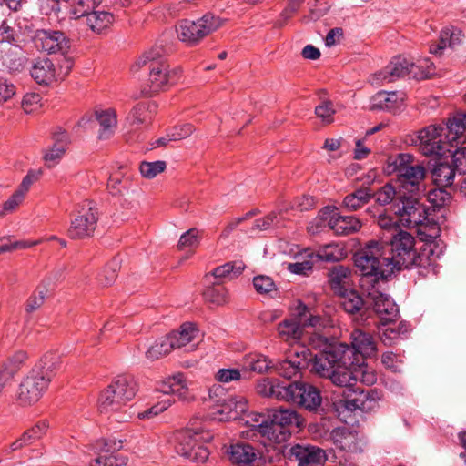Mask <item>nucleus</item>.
Segmentation results:
<instances>
[{"mask_svg":"<svg viewBox=\"0 0 466 466\" xmlns=\"http://www.w3.org/2000/svg\"><path fill=\"white\" fill-rule=\"evenodd\" d=\"M198 231L196 228H190L185 232L178 241V248H194L198 245Z\"/></svg>","mask_w":466,"mask_h":466,"instance_id":"e2e57ef3","label":"nucleus"},{"mask_svg":"<svg viewBox=\"0 0 466 466\" xmlns=\"http://www.w3.org/2000/svg\"><path fill=\"white\" fill-rule=\"evenodd\" d=\"M35 45L38 49L48 54H63L69 48V42L65 34L54 30H37Z\"/></svg>","mask_w":466,"mask_h":466,"instance_id":"b1692460","label":"nucleus"},{"mask_svg":"<svg viewBox=\"0 0 466 466\" xmlns=\"http://www.w3.org/2000/svg\"><path fill=\"white\" fill-rule=\"evenodd\" d=\"M48 428V424L46 421H39L31 429L24 432L25 438L31 444L34 441L42 438L43 435L46 434Z\"/></svg>","mask_w":466,"mask_h":466,"instance_id":"680f3d73","label":"nucleus"},{"mask_svg":"<svg viewBox=\"0 0 466 466\" xmlns=\"http://www.w3.org/2000/svg\"><path fill=\"white\" fill-rule=\"evenodd\" d=\"M102 0H79L78 4L81 6H85L86 5V8H84L80 11L79 16H85L86 25L89 28L97 34L102 33L103 31L109 28L115 21L114 15L112 13L105 10H92L95 5L100 4Z\"/></svg>","mask_w":466,"mask_h":466,"instance_id":"412c9836","label":"nucleus"},{"mask_svg":"<svg viewBox=\"0 0 466 466\" xmlns=\"http://www.w3.org/2000/svg\"><path fill=\"white\" fill-rule=\"evenodd\" d=\"M355 373H358V380L366 385H373L377 381L376 372L366 365L355 366Z\"/></svg>","mask_w":466,"mask_h":466,"instance_id":"052dcab7","label":"nucleus"},{"mask_svg":"<svg viewBox=\"0 0 466 466\" xmlns=\"http://www.w3.org/2000/svg\"><path fill=\"white\" fill-rule=\"evenodd\" d=\"M352 356L355 352L362 356H372L377 349L372 335L363 329H355L350 334Z\"/></svg>","mask_w":466,"mask_h":466,"instance_id":"c756f323","label":"nucleus"},{"mask_svg":"<svg viewBox=\"0 0 466 466\" xmlns=\"http://www.w3.org/2000/svg\"><path fill=\"white\" fill-rule=\"evenodd\" d=\"M309 344L312 348L321 349L319 353L314 356L309 351L310 370L320 377L327 378L336 370L339 363H348L349 356L352 355V350L344 343L328 344L327 338L313 334L309 338Z\"/></svg>","mask_w":466,"mask_h":466,"instance_id":"20e7f679","label":"nucleus"},{"mask_svg":"<svg viewBox=\"0 0 466 466\" xmlns=\"http://www.w3.org/2000/svg\"><path fill=\"white\" fill-rule=\"evenodd\" d=\"M335 112L332 103L329 100L323 101L315 108L317 116L325 123H331L333 121Z\"/></svg>","mask_w":466,"mask_h":466,"instance_id":"13d9d810","label":"nucleus"},{"mask_svg":"<svg viewBox=\"0 0 466 466\" xmlns=\"http://www.w3.org/2000/svg\"><path fill=\"white\" fill-rule=\"evenodd\" d=\"M242 367L244 370L263 374L272 370L274 363L267 356L261 353L253 352L244 357Z\"/></svg>","mask_w":466,"mask_h":466,"instance_id":"4c0bfd02","label":"nucleus"},{"mask_svg":"<svg viewBox=\"0 0 466 466\" xmlns=\"http://www.w3.org/2000/svg\"><path fill=\"white\" fill-rule=\"evenodd\" d=\"M417 196L411 194V196L406 197L400 191L395 207V213L399 216L400 222L409 228L421 225L428 217V209L420 202Z\"/></svg>","mask_w":466,"mask_h":466,"instance_id":"dca6fc26","label":"nucleus"},{"mask_svg":"<svg viewBox=\"0 0 466 466\" xmlns=\"http://www.w3.org/2000/svg\"><path fill=\"white\" fill-rule=\"evenodd\" d=\"M198 333L196 326L192 323H184L181 325L180 329L173 331L167 337L170 343L174 344V349H181L189 347L187 350L194 349V345H190L195 340Z\"/></svg>","mask_w":466,"mask_h":466,"instance_id":"c9c22d12","label":"nucleus"},{"mask_svg":"<svg viewBox=\"0 0 466 466\" xmlns=\"http://www.w3.org/2000/svg\"><path fill=\"white\" fill-rule=\"evenodd\" d=\"M41 96L36 93H27L24 96L21 106L26 114L34 113L41 106Z\"/></svg>","mask_w":466,"mask_h":466,"instance_id":"5fc2aeb1","label":"nucleus"},{"mask_svg":"<svg viewBox=\"0 0 466 466\" xmlns=\"http://www.w3.org/2000/svg\"><path fill=\"white\" fill-rule=\"evenodd\" d=\"M135 380L127 375L117 376L100 394L98 409L101 413L120 410L137 393Z\"/></svg>","mask_w":466,"mask_h":466,"instance_id":"6e6552de","label":"nucleus"},{"mask_svg":"<svg viewBox=\"0 0 466 466\" xmlns=\"http://www.w3.org/2000/svg\"><path fill=\"white\" fill-rule=\"evenodd\" d=\"M341 258V249L334 244L326 245L318 252L307 248L298 255L296 262L288 265V269L294 274L306 275L318 261H338Z\"/></svg>","mask_w":466,"mask_h":466,"instance_id":"4468645a","label":"nucleus"},{"mask_svg":"<svg viewBox=\"0 0 466 466\" xmlns=\"http://www.w3.org/2000/svg\"><path fill=\"white\" fill-rule=\"evenodd\" d=\"M165 50L161 46H156L146 52L138 58V66L148 64L150 87L153 92H158L166 86L174 84L180 74L179 68L168 69V65L164 59Z\"/></svg>","mask_w":466,"mask_h":466,"instance_id":"0eeeda50","label":"nucleus"},{"mask_svg":"<svg viewBox=\"0 0 466 466\" xmlns=\"http://www.w3.org/2000/svg\"><path fill=\"white\" fill-rule=\"evenodd\" d=\"M172 350H174V344L170 343L168 338L166 336L156 340L147 350L146 357L149 360H157L167 355Z\"/></svg>","mask_w":466,"mask_h":466,"instance_id":"09e8293b","label":"nucleus"},{"mask_svg":"<svg viewBox=\"0 0 466 466\" xmlns=\"http://www.w3.org/2000/svg\"><path fill=\"white\" fill-rule=\"evenodd\" d=\"M41 176V171L39 170H30L26 174V176L23 178L22 182L18 186V187L15 189L19 193H22L24 197H26L27 193L29 192L31 187L38 181Z\"/></svg>","mask_w":466,"mask_h":466,"instance_id":"bf43d9fd","label":"nucleus"},{"mask_svg":"<svg viewBox=\"0 0 466 466\" xmlns=\"http://www.w3.org/2000/svg\"><path fill=\"white\" fill-rule=\"evenodd\" d=\"M70 143L69 134L65 129L56 127L52 133V145L46 149L44 154V160L47 167H53L62 160Z\"/></svg>","mask_w":466,"mask_h":466,"instance_id":"393cba45","label":"nucleus"},{"mask_svg":"<svg viewBox=\"0 0 466 466\" xmlns=\"http://www.w3.org/2000/svg\"><path fill=\"white\" fill-rule=\"evenodd\" d=\"M290 455L298 461V466H320L326 461L325 451L312 445H294Z\"/></svg>","mask_w":466,"mask_h":466,"instance_id":"a878e982","label":"nucleus"},{"mask_svg":"<svg viewBox=\"0 0 466 466\" xmlns=\"http://www.w3.org/2000/svg\"><path fill=\"white\" fill-rule=\"evenodd\" d=\"M285 401L291 402L308 410H316L322 402L319 390L313 385L302 381L288 383Z\"/></svg>","mask_w":466,"mask_h":466,"instance_id":"f3484780","label":"nucleus"},{"mask_svg":"<svg viewBox=\"0 0 466 466\" xmlns=\"http://www.w3.org/2000/svg\"><path fill=\"white\" fill-rule=\"evenodd\" d=\"M58 364L56 354L45 355L19 384L15 394L17 403L21 406L36 403L56 376Z\"/></svg>","mask_w":466,"mask_h":466,"instance_id":"f03ea898","label":"nucleus"},{"mask_svg":"<svg viewBox=\"0 0 466 466\" xmlns=\"http://www.w3.org/2000/svg\"><path fill=\"white\" fill-rule=\"evenodd\" d=\"M213 439V434L206 429L199 419H193L187 428L177 435L176 451L178 455L194 462H205L209 456V450L205 443Z\"/></svg>","mask_w":466,"mask_h":466,"instance_id":"39448f33","label":"nucleus"},{"mask_svg":"<svg viewBox=\"0 0 466 466\" xmlns=\"http://www.w3.org/2000/svg\"><path fill=\"white\" fill-rule=\"evenodd\" d=\"M456 172L452 165L440 161L432 169L433 181L439 187H450L454 181Z\"/></svg>","mask_w":466,"mask_h":466,"instance_id":"79ce46f5","label":"nucleus"},{"mask_svg":"<svg viewBox=\"0 0 466 466\" xmlns=\"http://www.w3.org/2000/svg\"><path fill=\"white\" fill-rule=\"evenodd\" d=\"M372 194L368 188H360L348 194L342 200V207L347 211H356L364 207L371 198Z\"/></svg>","mask_w":466,"mask_h":466,"instance_id":"c03bdc74","label":"nucleus"},{"mask_svg":"<svg viewBox=\"0 0 466 466\" xmlns=\"http://www.w3.org/2000/svg\"><path fill=\"white\" fill-rule=\"evenodd\" d=\"M244 415L246 417L244 419L245 423L249 427L248 431L249 437L258 439L264 445L282 442L285 434L280 433L275 437L273 436L274 430H271L269 411L268 414L252 411Z\"/></svg>","mask_w":466,"mask_h":466,"instance_id":"6ab92c4d","label":"nucleus"},{"mask_svg":"<svg viewBox=\"0 0 466 466\" xmlns=\"http://www.w3.org/2000/svg\"><path fill=\"white\" fill-rule=\"evenodd\" d=\"M321 322L319 316L312 315L305 305H300L294 319H285L278 324V337L289 345L298 344L302 340L306 328L319 327Z\"/></svg>","mask_w":466,"mask_h":466,"instance_id":"9d476101","label":"nucleus"},{"mask_svg":"<svg viewBox=\"0 0 466 466\" xmlns=\"http://www.w3.org/2000/svg\"><path fill=\"white\" fill-rule=\"evenodd\" d=\"M331 437L336 447L340 450L354 451L356 448V435L346 429L333 430Z\"/></svg>","mask_w":466,"mask_h":466,"instance_id":"a18cd8bd","label":"nucleus"},{"mask_svg":"<svg viewBox=\"0 0 466 466\" xmlns=\"http://www.w3.org/2000/svg\"><path fill=\"white\" fill-rule=\"evenodd\" d=\"M287 388L288 383L280 382L277 379L264 378L258 382L256 390L263 397L285 401L286 395L282 392L287 391Z\"/></svg>","mask_w":466,"mask_h":466,"instance_id":"e433bc0d","label":"nucleus"},{"mask_svg":"<svg viewBox=\"0 0 466 466\" xmlns=\"http://www.w3.org/2000/svg\"><path fill=\"white\" fill-rule=\"evenodd\" d=\"M223 23L220 17L209 13L197 21L184 20L177 28V36L181 41L193 45L220 28Z\"/></svg>","mask_w":466,"mask_h":466,"instance_id":"9b49d317","label":"nucleus"},{"mask_svg":"<svg viewBox=\"0 0 466 466\" xmlns=\"http://www.w3.org/2000/svg\"><path fill=\"white\" fill-rule=\"evenodd\" d=\"M329 378L331 382L341 388H345L348 391L354 389L358 381V373H355V365L352 360V355L349 356L348 363H339L337 365L336 370H334Z\"/></svg>","mask_w":466,"mask_h":466,"instance_id":"bb28decb","label":"nucleus"},{"mask_svg":"<svg viewBox=\"0 0 466 466\" xmlns=\"http://www.w3.org/2000/svg\"><path fill=\"white\" fill-rule=\"evenodd\" d=\"M351 272L343 266H335L329 273L331 289L339 296H345L350 289Z\"/></svg>","mask_w":466,"mask_h":466,"instance_id":"f704fd0d","label":"nucleus"},{"mask_svg":"<svg viewBox=\"0 0 466 466\" xmlns=\"http://www.w3.org/2000/svg\"><path fill=\"white\" fill-rule=\"evenodd\" d=\"M96 118L100 125L98 138L105 140L113 136L116 127V115L112 109L96 111Z\"/></svg>","mask_w":466,"mask_h":466,"instance_id":"a19ab883","label":"nucleus"},{"mask_svg":"<svg viewBox=\"0 0 466 466\" xmlns=\"http://www.w3.org/2000/svg\"><path fill=\"white\" fill-rule=\"evenodd\" d=\"M46 298V290L45 289H38L35 291V293L28 299L26 303V310L28 312H32L37 309H39Z\"/></svg>","mask_w":466,"mask_h":466,"instance_id":"774afa93","label":"nucleus"},{"mask_svg":"<svg viewBox=\"0 0 466 466\" xmlns=\"http://www.w3.org/2000/svg\"><path fill=\"white\" fill-rule=\"evenodd\" d=\"M98 221V210L89 201H85L71 218L67 235L72 239L93 237Z\"/></svg>","mask_w":466,"mask_h":466,"instance_id":"2eb2a0df","label":"nucleus"},{"mask_svg":"<svg viewBox=\"0 0 466 466\" xmlns=\"http://www.w3.org/2000/svg\"><path fill=\"white\" fill-rule=\"evenodd\" d=\"M157 390L164 394H175L183 400H189L193 398L189 393L187 382L182 373H177L162 380L158 384Z\"/></svg>","mask_w":466,"mask_h":466,"instance_id":"cd10ccee","label":"nucleus"},{"mask_svg":"<svg viewBox=\"0 0 466 466\" xmlns=\"http://www.w3.org/2000/svg\"><path fill=\"white\" fill-rule=\"evenodd\" d=\"M336 211V208L325 207L319 213L316 228H314V223H311L308 228L309 231L315 234L319 231L318 228L325 224L337 235H350L361 228L362 224L359 218L353 216H341Z\"/></svg>","mask_w":466,"mask_h":466,"instance_id":"f8f14e48","label":"nucleus"},{"mask_svg":"<svg viewBox=\"0 0 466 466\" xmlns=\"http://www.w3.org/2000/svg\"><path fill=\"white\" fill-rule=\"evenodd\" d=\"M415 242L411 234L402 230L394 234L389 242L383 241L387 258L394 272L403 268H426L431 264L428 255L417 253L414 248Z\"/></svg>","mask_w":466,"mask_h":466,"instance_id":"7ed1b4c3","label":"nucleus"},{"mask_svg":"<svg viewBox=\"0 0 466 466\" xmlns=\"http://www.w3.org/2000/svg\"><path fill=\"white\" fill-rule=\"evenodd\" d=\"M416 146L420 153L426 157H441L450 153V143L444 136V127L431 125L418 132Z\"/></svg>","mask_w":466,"mask_h":466,"instance_id":"ddd939ff","label":"nucleus"},{"mask_svg":"<svg viewBox=\"0 0 466 466\" xmlns=\"http://www.w3.org/2000/svg\"><path fill=\"white\" fill-rule=\"evenodd\" d=\"M309 350L304 347L299 348L294 351V355L274 363L273 370L280 376L291 379L296 376L300 370L308 368L309 365Z\"/></svg>","mask_w":466,"mask_h":466,"instance_id":"5701e85b","label":"nucleus"},{"mask_svg":"<svg viewBox=\"0 0 466 466\" xmlns=\"http://www.w3.org/2000/svg\"><path fill=\"white\" fill-rule=\"evenodd\" d=\"M462 33L460 29L454 27H447L441 31L439 42L430 46V53L441 56L447 47L455 48L461 45L462 40Z\"/></svg>","mask_w":466,"mask_h":466,"instance_id":"2f4dec72","label":"nucleus"},{"mask_svg":"<svg viewBox=\"0 0 466 466\" xmlns=\"http://www.w3.org/2000/svg\"><path fill=\"white\" fill-rule=\"evenodd\" d=\"M167 164L165 161L157 160L154 162L144 161L140 164L139 170L143 177L152 179L158 174L165 171Z\"/></svg>","mask_w":466,"mask_h":466,"instance_id":"8fccbe9b","label":"nucleus"},{"mask_svg":"<svg viewBox=\"0 0 466 466\" xmlns=\"http://www.w3.org/2000/svg\"><path fill=\"white\" fill-rule=\"evenodd\" d=\"M366 294L374 311L380 319L383 326L395 321L399 317V309L395 302L380 290V286L362 290Z\"/></svg>","mask_w":466,"mask_h":466,"instance_id":"aec40b11","label":"nucleus"},{"mask_svg":"<svg viewBox=\"0 0 466 466\" xmlns=\"http://www.w3.org/2000/svg\"><path fill=\"white\" fill-rule=\"evenodd\" d=\"M402 101L401 94L380 91L371 98V109L395 111Z\"/></svg>","mask_w":466,"mask_h":466,"instance_id":"ea45409f","label":"nucleus"},{"mask_svg":"<svg viewBox=\"0 0 466 466\" xmlns=\"http://www.w3.org/2000/svg\"><path fill=\"white\" fill-rule=\"evenodd\" d=\"M384 171L397 174L403 194L420 195L425 190L426 169L420 164H414V158L410 154L401 153L389 157Z\"/></svg>","mask_w":466,"mask_h":466,"instance_id":"423d86ee","label":"nucleus"},{"mask_svg":"<svg viewBox=\"0 0 466 466\" xmlns=\"http://www.w3.org/2000/svg\"><path fill=\"white\" fill-rule=\"evenodd\" d=\"M244 268L245 264L242 261L227 262L214 268L212 276L217 279L227 277L233 279L240 275Z\"/></svg>","mask_w":466,"mask_h":466,"instance_id":"49530a36","label":"nucleus"},{"mask_svg":"<svg viewBox=\"0 0 466 466\" xmlns=\"http://www.w3.org/2000/svg\"><path fill=\"white\" fill-rule=\"evenodd\" d=\"M25 197L19 193L17 190L7 198L2 205H0V213L2 217L14 213L20 205L25 201Z\"/></svg>","mask_w":466,"mask_h":466,"instance_id":"603ef678","label":"nucleus"},{"mask_svg":"<svg viewBox=\"0 0 466 466\" xmlns=\"http://www.w3.org/2000/svg\"><path fill=\"white\" fill-rule=\"evenodd\" d=\"M343 300L341 302L344 310L348 313L354 314L358 312L363 306L362 298L355 291L349 290L345 296H341Z\"/></svg>","mask_w":466,"mask_h":466,"instance_id":"3c124183","label":"nucleus"},{"mask_svg":"<svg viewBox=\"0 0 466 466\" xmlns=\"http://www.w3.org/2000/svg\"><path fill=\"white\" fill-rule=\"evenodd\" d=\"M255 289L260 294H268L276 289V285L271 278L264 275L253 279Z\"/></svg>","mask_w":466,"mask_h":466,"instance_id":"6e6d98bb","label":"nucleus"},{"mask_svg":"<svg viewBox=\"0 0 466 466\" xmlns=\"http://www.w3.org/2000/svg\"><path fill=\"white\" fill-rule=\"evenodd\" d=\"M269 420L270 425L272 426L271 430H274V437L280 433L283 435L285 434V438L282 440V442L287 441L290 436L289 428H300L303 425L302 418L297 411L290 409L270 410Z\"/></svg>","mask_w":466,"mask_h":466,"instance_id":"4be33fe9","label":"nucleus"},{"mask_svg":"<svg viewBox=\"0 0 466 466\" xmlns=\"http://www.w3.org/2000/svg\"><path fill=\"white\" fill-rule=\"evenodd\" d=\"M350 395H348L344 400V407L350 411L360 410L361 411H368L372 408L371 402L375 401L373 392L364 391L360 388L352 389L350 390Z\"/></svg>","mask_w":466,"mask_h":466,"instance_id":"72a5a7b5","label":"nucleus"},{"mask_svg":"<svg viewBox=\"0 0 466 466\" xmlns=\"http://www.w3.org/2000/svg\"><path fill=\"white\" fill-rule=\"evenodd\" d=\"M240 378L241 374L238 369H220L216 373V380L224 383L239 380Z\"/></svg>","mask_w":466,"mask_h":466,"instance_id":"69168bd1","label":"nucleus"},{"mask_svg":"<svg viewBox=\"0 0 466 466\" xmlns=\"http://www.w3.org/2000/svg\"><path fill=\"white\" fill-rule=\"evenodd\" d=\"M153 104L140 103L136 105L127 116L129 127L137 128L151 119Z\"/></svg>","mask_w":466,"mask_h":466,"instance_id":"37998d69","label":"nucleus"},{"mask_svg":"<svg viewBox=\"0 0 466 466\" xmlns=\"http://www.w3.org/2000/svg\"><path fill=\"white\" fill-rule=\"evenodd\" d=\"M117 268L118 263L116 261L109 263L99 277L101 284L105 286L111 285L116 280Z\"/></svg>","mask_w":466,"mask_h":466,"instance_id":"338daca9","label":"nucleus"},{"mask_svg":"<svg viewBox=\"0 0 466 466\" xmlns=\"http://www.w3.org/2000/svg\"><path fill=\"white\" fill-rule=\"evenodd\" d=\"M354 265L362 290L380 286L394 273L382 240L368 241L354 254Z\"/></svg>","mask_w":466,"mask_h":466,"instance_id":"f257e3e1","label":"nucleus"},{"mask_svg":"<svg viewBox=\"0 0 466 466\" xmlns=\"http://www.w3.org/2000/svg\"><path fill=\"white\" fill-rule=\"evenodd\" d=\"M466 130V114H456L448 119L444 127V136L447 142L450 143V149L461 143L464 137Z\"/></svg>","mask_w":466,"mask_h":466,"instance_id":"7c9ffc66","label":"nucleus"},{"mask_svg":"<svg viewBox=\"0 0 466 466\" xmlns=\"http://www.w3.org/2000/svg\"><path fill=\"white\" fill-rule=\"evenodd\" d=\"M400 192L397 193L396 189L391 184H386L376 193V202L381 206H385L392 202L394 199L398 200Z\"/></svg>","mask_w":466,"mask_h":466,"instance_id":"864d4df0","label":"nucleus"},{"mask_svg":"<svg viewBox=\"0 0 466 466\" xmlns=\"http://www.w3.org/2000/svg\"><path fill=\"white\" fill-rule=\"evenodd\" d=\"M96 458L89 466H124L127 463V458L116 454L123 447L121 440L102 439L91 445Z\"/></svg>","mask_w":466,"mask_h":466,"instance_id":"a211bd4d","label":"nucleus"},{"mask_svg":"<svg viewBox=\"0 0 466 466\" xmlns=\"http://www.w3.org/2000/svg\"><path fill=\"white\" fill-rule=\"evenodd\" d=\"M229 461L239 466H246L256 461L258 451L248 443L238 442L232 444L227 451Z\"/></svg>","mask_w":466,"mask_h":466,"instance_id":"473e14b6","label":"nucleus"},{"mask_svg":"<svg viewBox=\"0 0 466 466\" xmlns=\"http://www.w3.org/2000/svg\"><path fill=\"white\" fill-rule=\"evenodd\" d=\"M248 411V403L243 396L228 395L222 403L221 408H217L216 412L222 417L219 420H237L240 415Z\"/></svg>","mask_w":466,"mask_h":466,"instance_id":"c85d7f7f","label":"nucleus"},{"mask_svg":"<svg viewBox=\"0 0 466 466\" xmlns=\"http://www.w3.org/2000/svg\"><path fill=\"white\" fill-rule=\"evenodd\" d=\"M173 403V400L168 397L159 401L156 405L147 409V410L138 414L139 419H149L154 416H157L163 411L167 410Z\"/></svg>","mask_w":466,"mask_h":466,"instance_id":"4d7b16f0","label":"nucleus"},{"mask_svg":"<svg viewBox=\"0 0 466 466\" xmlns=\"http://www.w3.org/2000/svg\"><path fill=\"white\" fill-rule=\"evenodd\" d=\"M203 296L206 301L218 306L225 304L228 299V290L218 282L208 287Z\"/></svg>","mask_w":466,"mask_h":466,"instance_id":"de8ad7c7","label":"nucleus"},{"mask_svg":"<svg viewBox=\"0 0 466 466\" xmlns=\"http://www.w3.org/2000/svg\"><path fill=\"white\" fill-rule=\"evenodd\" d=\"M32 77L40 85H48L56 78L53 62L49 59L37 60L31 68Z\"/></svg>","mask_w":466,"mask_h":466,"instance_id":"58836bf2","label":"nucleus"},{"mask_svg":"<svg viewBox=\"0 0 466 466\" xmlns=\"http://www.w3.org/2000/svg\"><path fill=\"white\" fill-rule=\"evenodd\" d=\"M452 166L459 174L466 173V147H460L453 152Z\"/></svg>","mask_w":466,"mask_h":466,"instance_id":"0e129e2a","label":"nucleus"},{"mask_svg":"<svg viewBox=\"0 0 466 466\" xmlns=\"http://www.w3.org/2000/svg\"><path fill=\"white\" fill-rule=\"evenodd\" d=\"M434 74L433 63L429 59L413 63L400 56L394 57L382 71L377 73L376 77L382 82L391 83L404 76L424 79Z\"/></svg>","mask_w":466,"mask_h":466,"instance_id":"1a4fd4ad","label":"nucleus"}]
</instances>
